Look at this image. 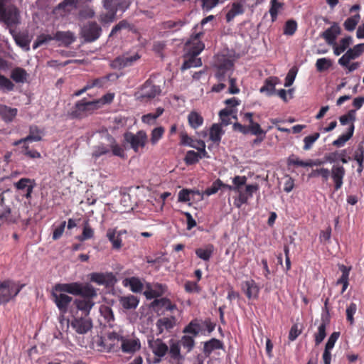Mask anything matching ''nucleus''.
<instances>
[{"label":"nucleus","mask_w":364,"mask_h":364,"mask_svg":"<svg viewBox=\"0 0 364 364\" xmlns=\"http://www.w3.org/2000/svg\"><path fill=\"white\" fill-rule=\"evenodd\" d=\"M225 188H226V184L224 183L220 178L215 180L212 185L205 189V194L206 196H210L216 193L219 189Z\"/></svg>","instance_id":"56"},{"label":"nucleus","mask_w":364,"mask_h":364,"mask_svg":"<svg viewBox=\"0 0 364 364\" xmlns=\"http://www.w3.org/2000/svg\"><path fill=\"white\" fill-rule=\"evenodd\" d=\"M357 311V305L355 303H350L346 308V320L350 325H353L355 323L354 315Z\"/></svg>","instance_id":"62"},{"label":"nucleus","mask_w":364,"mask_h":364,"mask_svg":"<svg viewBox=\"0 0 364 364\" xmlns=\"http://www.w3.org/2000/svg\"><path fill=\"white\" fill-rule=\"evenodd\" d=\"M43 134V130H41L36 125H31L29 127V134L28 135L23 139L15 141L13 143L14 146H18L23 141H40L42 139V136Z\"/></svg>","instance_id":"20"},{"label":"nucleus","mask_w":364,"mask_h":364,"mask_svg":"<svg viewBox=\"0 0 364 364\" xmlns=\"http://www.w3.org/2000/svg\"><path fill=\"white\" fill-rule=\"evenodd\" d=\"M15 85L8 77L0 75V89L3 92H9L14 90Z\"/></svg>","instance_id":"55"},{"label":"nucleus","mask_w":364,"mask_h":364,"mask_svg":"<svg viewBox=\"0 0 364 364\" xmlns=\"http://www.w3.org/2000/svg\"><path fill=\"white\" fill-rule=\"evenodd\" d=\"M124 139L130 144L134 152L137 153L146 146L148 142V136L144 130H139L136 134L127 132L124 134Z\"/></svg>","instance_id":"8"},{"label":"nucleus","mask_w":364,"mask_h":364,"mask_svg":"<svg viewBox=\"0 0 364 364\" xmlns=\"http://www.w3.org/2000/svg\"><path fill=\"white\" fill-rule=\"evenodd\" d=\"M15 41L16 43L21 48L25 49L26 50H29V45L31 41L28 39L27 36L18 35L15 37Z\"/></svg>","instance_id":"63"},{"label":"nucleus","mask_w":364,"mask_h":364,"mask_svg":"<svg viewBox=\"0 0 364 364\" xmlns=\"http://www.w3.org/2000/svg\"><path fill=\"white\" fill-rule=\"evenodd\" d=\"M151 307L156 311L162 308L166 311H172L176 308V306L172 304L169 299L164 297L154 299L151 303Z\"/></svg>","instance_id":"30"},{"label":"nucleus","mask_w":364,"mask_h":364,"mask_svg":"<svg viewBox=\"0 0 364 364\" xmlns=\"http://www.w3.org/2000/svg\"><path fill=\"white\" fill-rule=\"evenodd\" d=\"M360 19V16L359 14H355L353 16L348 18L343 23L345 29L348 31H353L358 23Z\"/></svg>","instance_id":"58"},{"label":"nucleus","mask_w":364,"mask_h":364,"mask_svg":"<svg viewBox=\"0 0 364 364\" xmlns=\"http://www.w3.org/2000/svg\"><path fill=\"white\" fill-rule=\"evenodd\" d=\"M161 92L160 86L154 84L151 79H148L141 88L139 97L149 100L159 96Z\"/></svg>","instance_id":"14"},{"label":"nucleus","mask_w":364,"mask_h":364,"mask_svg":"<svg viewBox=\"0 0 364 364\" xmlns=\"http://www.w3.org/2000/svg\"><path fill=\"white\" fill-rule=\"evenodd\" d=\"M141 57L137 52H127L112 60L110 66L113 69L122 70L134 65Z\"/></svg>","instance_id":"9"},{"label":"nucleus","mask_w":364,"mask_h":364,"mask_svg":"<svg viewBox=\"0 0 364 364\" xmlns=\"http://www.w3.org/2000/svg\"><path fill=\"white\" fill-rule=\"evenodd\" d=\"M53 300L58 307L60 313L63 315L65 314L68 311V306L73 301V298L65 294L52 293Z\"/></svg>","instance_id":"18"},{"label":"nucleus","mask_w":364,"mask_h":364,"mask_svg":"<svg viewBox=\"0 0 364 364\" xmlns=\"http://www.w3.org/2000/svg\"><path fill=\"white\" fill-rule=\"evenodd\" d=\"M178 342L181 346H183L185 349H186L188 353L192 350L195 345L193 338L186 335L183 336L181 341Z\"/></svg>","instance_id":"60"},{"label":"nucleus","mask_w":364,"mask_h":364,"mask_svg":"<svg viewBox=\"0 0 364 364\" xmlns=\"http://www.w3.org/2000/svg\"><path fill=\"white\" fill-rule=\"evenodd\" d=\"M205 45L202 41L197 42L194 46H192L186 55L181 70H187L191 68H196L202 65L201 58L197 56L203 50Z\"/></svg>","instance_id":"7"},{"label":"nucleus","mask_w":364,"mask_h":364,"mask_svg":"<svg viewBox=\"0 0 364 364\" xmlns=\"http://www.w3.org/2000/svg\"><path fill=\"white\" fill-rule=\"evenodd\" d=\"M94 237V230L91 228L89 221L85 220L83 224L82 232L80 235H78L76 238L80 242L90 240Z\"/></svg>","instance_id":"47"},{"label":"nucleus","mask_w":364,"mask_h":364,"mask_svg":"<svg viewBox=\"0 0 364 364\" xmlns=\"http://www.w3.org/2000/svg\"><path fill=\"white\" fill-rule=\"evenodd\" d=\"M223 343L217 338H211L204 343L203 351L205 354L211 353L214 350L221 349Z\"/></svg>","instance_id":"46"},{"label":"nucleus","mask_w":364,"mask_h":364,"mask_svg":"<svg viewBox=\"0 0 364 364\" xmlns=\"http://www.w3.org/2000/svg\"><path fill=\"white\" fill-rule=\"evenodd\" d=\"M96 111L93 100L87 101L86 98H83L75 103L68 112V117L70 119H82L92 115Z\"/></svg>","instance_id":"4"},{"label":"nucleus","mask_w":364,"mask_h":364,"mask_svg":"<svg viewBox=\"0 0 364 364\" xmlns=\"http://www.w3.org/2000/svg\"><path fill=\"white\" fill-rule=\"evenodd\" d=\"M70 326L79 334H85L92 328V321L90 317L73 316Z\"/></svg>","instance_id":"13"},{"label":"nucleus","mask_w":364,"mask_h":364,"mask_svg":"<svg viewBox=\"0 0 364 364\" xmlns=\"http://www.w3.org/2000/svg\"><path fill=\"white\" fill-rule=\"evenodd\" d=\"M164 133L165 129L161 126L153 129L150 134L151 144L153 146L156 145L159 141V140L162 139Z\"/></svg>","instance_id":"51"},{"label":"nucleus","mask_w":364,"mask_h":364,"mask_svg":"<svg viewBox=\"0 0 364 364\" xmlns=\"http://www.w3.org/2000/svg\"><path fill=\"white\" fill-rule=\"evenodd\" d=\"M184 25L185 22L182 20H168L161 23V28L164 30H172L173 31H179Z\"/></svg>","instance_id":"44"},{"label":"nucleus","mask_w":364,"mask_h":364,"mask_svg":"<svg viewBox=\"0 0 364 364\" xmlns=\"http://www.w3.org/2000/svg\"><path fill=\"white\" fill-rule=\"evenodd\" d=\"M27 73L21 68H15L11 73V79L16 83H23L26 80Z\"/></svg>","instance_id":"45"},{"label":"nucleus","mask_w":364,"mask_h":364,"mask_svg":"<svg viewBox=\"0 0 364 364\" xmlns=\"http://www.w3.org/2000/svg\"><path fill=\"white\" fill-rule=\"evenodd\" d=\"M279 82L277 77H267L264 82V85L261 87L260 92H265L267 96H272L276 94L275 86Z\"/></svg>","instance_id":"27"},{"label":"nucleus","mask_w":364,"mask_h":364,"mask_svg":"<svg viewBox=\"0 0 364 364\" xmlns=\"http://www.w3.org/2000/svg\"><path fill=\"white\" fill-rule=\"evenodd\" d=\"M332 66V61L331 59L321 58L317 59L316 62V68L318 72H323L327 70Z\"/></svg>","instance_id":"57"},{"label":"nucleus","mask_w":364,"mask_h":364,"mask_svg":"<svg viewBox=\"0 0 364 364\" xmlns=\"http://www.w3.org/2000/svg\"><path fill=\"white\" fill-rule=\"evenodd\" d=\"M18 109L12 108L5 105L0 104V117L6 123L13 122L16 117Z\"/></svg>","instance_id":"29"},{"label":"nucleus","mask_w":364,"mask_h":364,"mask_svg":"<svg viewBox=\"0 0 364 364\" xmlns=\"http://www.w3.org/2000/svg\"><path fill=\"white\" fill-rule=\"evenodd\" d=\"M201 330L202 326L200 321L193 319L184 328L183 332L184 333L192 334L193 336H197Z\"/></svg>","instance_id":"43"},{"label":"nucleus","mask_w":364,"mask_h":364,"mask_svg":"<svg viewBox=\"0 0 364 364\" xmlns=\"http://www.w3.org/2000/svg\"><path fill=\"white\" fill-rule=\"evenodd\" d=\"M200 159V155L198 154V152H196L193 150H189L186 152L184 158V162L186 165L190 166L197 164Z\"/></svg>","instance_id":"59"},{"label":"nucleus","mask_w":364,"mask_h":364,"mask_svg":"<svg viewBox=\"0 0 364 364\" xmlns=\"http://www.w3.org/2000/svg\"><path fill=\"white\" fill-rule=\"evenodd\" d=\"M107 351L117 352L119 350L122 353L133 355L139 351L141 348L140 340L135 336H122L117 332L109 333L107 336Z\"/></svg>","instance_id":"2"},{"label":"nucleus","mask_w":364,"mask_h":364,"mask_svg":"<svg viewBox=\"0 0 364 364\" xmlns=\"http://www.w3.org/2000/svg\"><path fill=\"white\" fill-rule=\"evenodd\" d=\"M24 284L7 279L0 282V304H6L18 294Z\"/></svg>","instance_id":"6"},{"label":"nucleus","mask_w":364,"mask_h":364,"mask_svg":"<svg viewBox=\"0 0 364 364\" xmlns=\"http://www.w3.org/2000/svg\"><path fill=\"white\" fill-rule=\"evenodd\" d=\"M195 252L198 258L204 261H209L214 252V246L212 244H208L204 247L197 248Z\"/></svg>","instance_id":"37"},{"label":"nucleus","mask_w":364,"mask_h":364,"mask_svg":"<svg viewBox=\"0 0 364 364\" xmlns=\"http://www.w3.org/2000/svg\"><path fill=\"white\" fill-rule=\"evenodd\" d=\"M243 1L233 2L231 9L226 14V21H231L236 16L243 14L245 9L243 8Z\"/></svg>","instance_id":"33"},{"label":"nucleus","mask_w":364,"mask_h":364,"mask_svg":"<svg viewBox=\"0 0 364 364\" xmlns=\"http://www.w3.org/2000/svg\"><path fill=\"white\" fill-rule=\"evenodd\" d=\"M328 321H329L327 316L326 318L322 316L321 323L318 328V332L314 335L315 344L316 346L319 345L325 338L326 336V326L328 323Z\"/></svg>","instance_id":"35"},{"label":"nucleus","mask_w":364,"mask_h":364,"mask_svg":"<svg viewBox=\"0 0 364 364\" xmlns=\"http://www.w3.org/2000/svg\"><path fill=\"white\" fill-rule=\"evenodd\" d=\"M107 237L112 242L114 249L119 250L122 247V238L119 234L116 235L115 230L109 229L107 232Z\"/></svg>","instance_id":"50"},{"label":"nucleus","mask_w":364,"mask_h":364,"mask_svg":"<svg viewBox=\"0 0 364 364\" xmlns=\"http://www.w3.org/2000/svg\"><path fill=\"white\" fill-rule=\"evenodd\" d=\"M364 53V43L354 46L349 48L338 60L340 65H348L350 60L360 57Z\"/></svg>","instance_id":"15"},{"label":"nucleus","mask_w":364,"mask_h":364,"mask_svg":"<svg viewBox=\"0 0 364 364\" xmlns=\"http://www.w3.org/2000/svg\"><path fill=\"white\" fill-rule=\"evenodd\" d=\"M242 289L249 299H257L259 296V287L253 279L245 281Z\"/></svg>","instance_id":"26"},{"label":"nucleus","mask_w":364,"mask_h":364,"mask_svg":"<svg viewBox=\"0 0 364 364\" xmlns=\"http://www.w3.org/2000/svg\"><path fill=\"white\" fill-rule=\"evenodd\" d=\"M77 311L81 312V316L89 317L90 313L95 302L94 300L76 299L73 302Z\"/></svg>","instance_id":"22"},{"label":"nucleus","mask_w":364,"mask_h":364,"mask_svg":"<svg viewBox=\"0 0 364 364\" xmlns=\"http://www.w3.org/2000/svg\"><path fill=\"white\" fill-rule=\"evenodd\" d=\"M81 283L72 282L66 284H57L54 287L55 291L66 292L75 296H78L80 293Z\"/></svg>","instance_id":"23"},{"label":"nucleus","mask_w":364,"mask_h":364,"mask_svg":"<svg viewBox=\"0 0 364 364\" xmlns=\"http://www.w3.org/2000/svg\"><path fill=\"white\" fill-rule=\"evenodd\" d=\"M36 185L35 180L28 178H21L14 183V186L16 190L25 192L23 196L28 200L31 198Z\"/></svg>","instance_id":"17"},{"label":"nucleus","mask_w":364,"mask_h":364,"mask_svg":"<svg viewBox=\"0 0 364 364\" xmlns=\"http://www.w3.org/2000/svg\"><path fill=\"white\" fill-rule=\"evenodd\" d=\"M100 315L104 318L105 323H107L109 326H113V323L114 321V313L111 307L107 305H102L100 307Z\"/></svg>","instance_id":"39"},{"label":"nucleus","mask_w":364,"mask_h":364,"mask_svg":"<svg viewBox=\"0 0 364 364\" xmlns=\"http://www.w3.org/2000/svg\"><path fill=\"white\" fill-rule=\"evenodd\" d=\"M259 189V185L257 183L246 185L245 191L240 190L238 197L235 199L234 205L237 208H240L243 204L247 203L248 199L252 198L253 193Z\"/></svg>","instance_id":"16"},{"label":"nucleus","mask_w":364,"mask_h":364,"mask_svg":"<svg viewBox=\"0 0 364 364\" xmlns=\"http://www.w3.org/2000/svg\"><path fill=\"white\" fill-rule=\"evenodd\" d=\"M354 128V124H351L348 129L347 133L339 136L337 139L333 141L332 144L336 147L343 146L346 144V142L353 136Z\"/></svg>","instance_id":"42"},{"label":"nucleus","mask_w":364,"mask_h":364,"mask_svg":"<svg viewBox=\"0 0 364 364\" xmlns=\"http://www.w3.org/2000/svg\"><path fill=\"white\" fill-rule=\"evenodd\" d=\"M77 3V0H63L55 8L54 13L60 16H65L76 9Z\"/></svg>","instance_id":"25"},{"label":"nucleus","mask_w":364,"mask_h":364,"mask_svg":"<svg viewBox=\"0 0 364 364\" xmlns=\"http://www.w3.org/2000/svg\"><path fill=\"white\" fill-rule=\"evenodd\" d=\"M341 33V27L337 23H333L330 28L321 33L320 36L323 38L328 45L332 46L335 44L336 38Z\"/></svg>","instance_id":"19"},{"label":"nucleus","mask_w":364,"mask_h":364,"mask_svg":"<svg viewBox=\"0 0 364 364\" xmlns=\"http://www.w3.org/2000/svg\"><path fill=\"white\" fill-rule=\"evenodd\" d=\"M189 125L193 128L197 129L200 127L203 123V117L197 112H191L188 116Z\"/></svg>","instance_id":"48"},{"label":"nucleus","mask_w":364,"mask_h":364,"mask_svg":"<svg viewBox=\"0 0 364 364\" xmlns=\"http://www.w3.org/2000/svg\"><path fill=\"white\" fill-rule=\"evenodd\" d=\"M247 177L245 176H235L232 178L233 186L226 184V188L229 191H233L235 193H238L241 189L242 186L246 185Z\"/></svg>","instance_id":"40"},{"label":"nucleus","mask_w":364,"mask_h":364,"mask_svg":"<svg viewBox=\"0 0 364 364\" xmlns=\"http://www.w3.org/2000/svg\"><path fill=\"white\" fill-rule=\"evenodd\" d=\"M224 131L219 124H213L210 129L209 138L214 143H219L221 140Z\"/></svg>","instance_id":"41"},{"label":"nucleus","mask_w":364,"mask_h":364,"mask_svg":"<svg viewBox=\"0 0 364 364\" xmlns=\"http://www.w3.org/2000/svg\"><path fill=\"white\" fill-rule=\"evenodd\" d=\"M297 30V23L293 19L288 20L284 27V34L293 36Z\"/></svg>","instance_id":"61"},{"label":"nucleus","mask_w":364,"mask_h":364,"mask_svg":"<svg viewBox=\"0 0 364 364\" xmlns=\"http://www.w3.org/2000/svg\"><path fill=\"white\" fill-rule=\"evenodd\" d=\"M169 360L171 363L174 362H183L184 356L181 353V345L179 342H171L168 353Z\"/></svg>","instance_id":"24"},{"label":"nucleus","mask_w":364,"mask_h":364,"mask_svg":"<svg viewBox=\"0 0 364 364\" xmlns=\"http://www.w3.org/2000/svg\"><path fill=\"white\" fill-rule=\"evenodd\" d=\"M346 175V169L343 165L338 164L332 166L331 170L327 168L321 167L312 169L309 173L308 178L321 177L323 182H327L331 176L333 182V188L335 191L341 188L343 184V178Z\"/></svg>","instance_id":"3"},{"label":"nucleus","mask_w":364,"mask_h":364,"mask_svg":"<svg viewBox=\"0 0 364 364\" xmlns=\"http://www.w3.org/2000/svg\"><path fill=\"white\" fill-rule=\"evenodd\" d=\"M352 42L353 38L349 36L341 39L339 44H337L336 42H335V44L331 46L333 48V53L337 56L340 55L350 46Z\"/></svg>","instance_id":"34"},{"label":"nucleus","mask_w":364,"mask_h":364,"mask_svg":"<svg viewBox=\"0 0 364 364\" xmlns=\"http://www.w3.org/2000/svg\"><path fill=\"white\" fill-rule=\"evenodd\" d=\"M19 11L11 0H0V21L8 26H14L19 23Z\"/></svg>","instance_id":"5"},{"label":"nucleus","mask_w":364,"mask_h":364,"mask_svg":"<svg viewBox=\"0 0 364 364\" xmlns=\"http://www.w3.org/2000/svg\"><path fill=\"white\" fill-rule=\"evenodd\" d=\"M215 66L217 71L215 76L218 82H225L226 77L231 76L234 69L232 60L224 56L218 58Z\"/></svg>","instance_id":"10"},{"label":"nucleus","mask_w":364,"mask_h":364,"mask_svg":"<svg viewBox=\"0 0 364 364\" xmlns=\"http://www.w3.org/2000/svg\"><path fill=\"white\" fill-rule=\"evenodd\" d=\"M340 336V332L335 331L331 333L326 343L323 354L331 355V350L335 346L336 342Z\"/></svg>","instance_id":"53"},{"label":"nucleus","mask_w":364,"mask_h":364,"mask_svg":"<svg viewBox=\"0 0 364 364\" xmlns=\"http://www.w3.org/2000/svg\"><path fill=\"white\" fill-rule=\"evenodd\" d=\"M124 286L129 287L130 290L134 293L141 292L143 290L144 285L141 280L135 277L125 279L124 280Z\"/></svg>","instance_id":"38"},{"label":"nucleus","mask_w":364,"mask_h":364,"mask_svg":"<svg viewBox=\"0 0 364 364\" xmlns=\"http://www.w3.org/2000/svg\"><path fill=\"white\" fill-rule=\"evenodd\" d=\"M21 219L14 193L6 190L0 193V221L7 225L17 224Z\"/></svg>","instance_id":"1"},{"label":"nucleus","mask_w":364,"mask_h":364,"mask_svg":"<svg viewBox=\"0 0 364 364\" xmlns=\"http://www.w3.org/2000/svg\"><path fill=\"white\" fill-rule=\"evenodd\" d=\"M118 75L116 73H109L105 76L90 80L87 81L90 89L94 87L103 88L107 87L108 82L111 80H117Z\"/></svg>","instance_id":"21"},{"label":"nucleus","mask_w":364,"mask_h":364,"mask_svg":"<svg viewBox=\"0 0 364 364\" xmlns=\"http://www.w3.org/2000/svg\"><path fill=\"white\" fill-rule=\"evenodd\" d=\"M320 134L318 132H316L311 135H309L304 139V146L303 147L304 150L307 151L309 150L314 143L319 138Z\"/></svg>","instance_id":"64"},{"label":"nucleus","mask_w":364,"mask_h":364,"mask_svg":"<svg viewBox=\"0 0 364 364\" xmlns=\"http://www.w3.org/2000/svg\"><path fill=\"white\" fill-rule=\"evenodd\" d=\"M114 93L108 92L104 95L101 98L94 100L93 102L97 110L100 109L103 105L111 104L114 100Z\"/></svg>","instance_id":"49"},{"label":"nucleus","mask_w":364,"mask_h":364,"mask_svg":"<svg viewBox=\"0 0 364 364\" xmlns=\"http://www.w3.org/2000/svg\"><path fill=\"white\" fill-rule=\"evenodd\" d=\"M54 40L60 42L65 46H70L75 41V37L71 31H57L54 35Z\"/></svg>","instance_id":"32"},{"label":"nucleus","mask_w":364,"mask_h":364,"mask_svg":"<svg viewBox=\"0 0 364 364\" xmlns=\"http://www.w3.org/2000/svg\"><path fill=\"white\" fill-rule=\"evenodd\" d=\"M78 296H81L80 299L93 300L97 296V289L89 283H81L80 293Z\"/></svg>","instance_id":"31"},{"label":"nucleus","mask_w":364,"mask_h":364,"mask_svg":"<svg viewBox=\"0 0 364 364\" xmlns=\"http://www.w3.org/2000/svg\"><path fill=\"white\" fill-rule=\"evenodd\" d=\"M176 319L174 316L163 317L156 321V327L159 333L165 330L169 331L176 326Z\"/></svg>","instance_id":"28"},{"label":"nucleus","mask_w":364,"mask_h":364,"mask_svg":"<svg viewBox=\"0 0 364 364\" xmlns=\"http://www.w3.org/2000/svg\"><path fill=\"white\" fill-rule=\"evenodd\" d=\"M52 40H54V36L41 33L37 36L36 41L33 43V48L36 49L43 45L47 44Z\"/></svg>","instance_id":"54"},{"label":"nucleus","mask_w":364,"mask_h":364,"mask_svg":"<svg viewBox=\"0 0 364 364\" xmlns=\"http://www.w3.org/2000/svg\"><path fill=\"white\" fill-rule=\"evenodd\" d=\"M120 304L126 310L135 309L139 302V300L136 296L129 295L122 296L119 299Z\"/></svg>","instance_id":"36"},{"label":"nucleus","mask_w":364,"mask_h":364,"mask_svg":"<svg viewBox=\"0 0 364 364\" xmlns=\"http://www.w3.org/2000/svg\"><path fill=\"white\" fill-rule=\"evenodd\" d=\"M287 164L289 168L290 167H308V160L303 161L294 154L290 155L287 161Z\"/></svg>","instance_id":"52"},{"label":"nucleus","mask_w":364,"mask_h":364,"mask_svg":"<svg viewBox=\"0 0 364 364\" xmlns=\"http://www.w3.org/2000/svg\"><path fill=\"white\" fill-rule=\"evenodd\" d=\"M102 28L95 21L87 23L82 28V36L85 42L91 43L97 40L102 33Z\"/></svg>","instance_id":"11"},{"label":"nucleus","mask_w":364,"mask_h":364,"mask_svg":"<svg viewBox=\"0 0 364 364\" xmlns=\"http://www.w3.org/2000/svg\"><path fill=\"white\" fill-rule=\"evenodd\" d=\"M149 348L156 356L154 363H159L161 360V358L167 354L168 350V346L160 338L148 340Z\"/></svg>","instance_id":"12"}]
</instances>
